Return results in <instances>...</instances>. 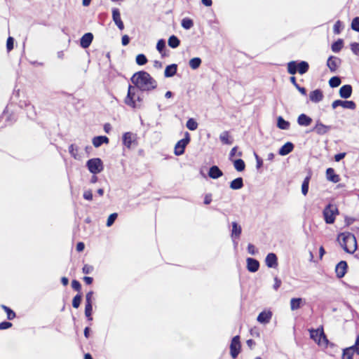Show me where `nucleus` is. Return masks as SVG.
Instances as JSON below:
<instances>
[{
	"mask_svg": "<svg viewBox=\"0 0 359 359\" xmlns=\"http://www.w3.org/2000/svg\"><path fill=\"white\" fill-rule=\"evenodd\" d=\"M131 81L137 90L150 91L157 87L156 81L147 72L140 71L131 77Z\"/></svg>",
	"mask_w": 359,
	"mask_h": 359,
	"instance_id": "f257e3e1",
	"label": "nucleus"
},
{
	"mask_svg": "<svg viewBox=\"0 0 359 359\" xmlns=\"http://www.w3.org/2000/svg\"><path fill=\"white\" fill-rule=\"evenodd\" d=\"M339 243L345 252L353 254L357 249V241L354 234L343 233L339 236Z\"/></svg>",
	"mask_w": 359,
	"mask_h": 359,
	"instance_id": "f03ea898",
	"label": "nucleus"
},
{
	"mask_svg": "<svg viewBox=\"0 0 359 359\" xmlns=\"http://www.w3.org/2000/svg\"><path fill=\"white\" fill-rule=\"evenodd\" d=\"M138 91L140 90H137L135 87L131 85L129 86L127 96L125 99L126 104L133 109L141 108L143 98L140 95L137 94Z\"/></svg>",
	"mask_w": 359,
	"mask_h": 359,
	"instance_id": "7ed1b4c3",
	"label": "nucleus"
},
{
	"mask_svg": "<svg viewBox=\"0 0 359 359\" xmlns=\"http://www.w3.org/2000/svg\"><path fill=\"white\" fill-rule=\"evenodd\" d=\"M323 215L325 223L331 224L334 222L336 215H339V210L334 205L330 203L324 208Z\"/></svg>",
	"mask_w": 359,
	"mask_h": 359,
	"instance_id": "20e7f679",
	"label": "nucleus"
},
{
	"mask_svg": "<svg viewBox=\"0 0 359 359\" xmlns=\"http://www.w3.org/2000/svg\"><path fill=\"white\" fill-rule=\"evenodd\" d=\"M86 167L93 175L101 172L104 169L102 161L100 158H93L87 161Z\"/></svg>",
	"mask_w": 359,
	"mask_h": 359,
	"instance_id": "39448f33",
	"label": "nucleus"
},
{
	"mask_svg": "<svg viewBox=\"0 0 359 359\" xmlns=\"http://www.w3.org/2000/svg\"><path fill=\"white\" fill-rule=\"evenodd\" d=\"M190 142V135L188 132L184 134V137L179 140L175 146V154L176 156H181L184 153V150L187 144Z\"/></svg>",
	"mask_w": 359,
	"mask_h": 359,
	"instance_id": "423d86ee",
	"label": "nucleus"
},
{
	"mask_svg": "<svg viewBox=\"0 0 359 359\" xmlns=\"http://www.w3.org/2000/svg\"><path fill=\"white\" fill-rule=\"evenodd\" d=\"M310 337L313 339L318 344H321V341H323L326 344L328 343V340L323 332V329L321 327L318 329H311L309 330Z\"/></svg>",
	"mask_w": 359,
	"mask_h": 359,
	"instance_id": "0eeeda50",
	"label": "nucleus"
},
{
	"mask_svg": "<svg viewBox=\"0 0 359 359\" xmlns=\"http://www.w3.org/2000/svg\"><path fill=\"white\" fill-rule=\"evenodd\" d=\"M241 348L240 337L236 335L232 338L230 344V354L233 359L236 358L238 355Z\"/></svg>",
	"mask_w": 359,
	"mask_h": 359,
	"instance_id": "6e6552de",
	"label": "nucleus"
},
{
	"mask_svg": "<svg viewBox=\"0 0 359 359\" xmlns=\"http://www.w3.org/2000/svg\"><path fill=\"white\" fill-rule=\"evenodd\" d=\"M339 106H341L345 109H350L353 110L356 108L355 103L352 100H337L332 103V107L333 109H336Z\"/></svg>",
	"mask_w": 359,
	"mask_h": 359,
	"instance_id": "1a4fd4ad",
	"label": "nucleus"
},
{
	"mask_svg": "<svg viewBox=\"0 0 359 359\" xmlns=\"http://www.w3.org/2000/svg\"><path fill=\"white\" fill-rule=\"evenodd\" d=\"M20 107L22 108L25 107L26 113H27V116L29 118H30V119L35 118V117L36 116L35 108L32 104H31L30 102H27V101H23V102L20 101Z\"/></svg>",
	"mask_w": 359,
	"mask_h": 359,
	"instance_id": "9d476101",
	"label": "nucleus"
},
{
	"mask_svg": "<svg viewBox=\"0 0 359 359\" xmlns=\"http://www.w3.org/2000/svg\"><path fill=\"white\" fill-rule=\"evenodd\" d=\"M341 63V60L336 56L331 55L327 61V66L331 72H335Z\"/></svg>",
	"mask_w": 359,
	"mask_h": 359,
	"instance_id": "9b49d317",
	"label": "nucleus"
},
{
	"mask_svg": "<svg viewBox=\"0 0 359 359\" xmlns=\"http://www.w3.org/2000/svg\"><path fill=\"white\" fill-rule=\"evenodd\" d=\"M331 128V126H326L318 120L316 121V126L313 128V131L319 135H323L327 134L330 130Z\"/></svg>",
	"mask_w": 359,
	"mask_h": 359,
	"instance_id": "f8f14e48",
	"label": "nucleus"
},
{
	"mask_svg": "<svg viewBox=\"0 0 359 359\" xmlns=\"http://www.w3.org/2000/svg\"><path fill=\"white\" fill-rule=\"evenodd\" d=\"M111 12L113 21L120 30H123L124 29V24L121 18L119 9L117 8H112Z\"/></svg>",
	"mask_w": 359,
	"mask_h": 359,
	"instance_id": "ddd939ff",
	"label": "nucleus"
},
{
	"mask_svg": "<svg viewBox=\"0 0 359 359\" xmlns=\"http://www.w3.org/2000/svg\"><path fill=\"white\" fill-rule=\"evenodd\" d=\"M347 268L348 265L346 261L339 262L335 267L337 276L339 278H343L346 273Z\"/></svg>",
	"mask_w": 359,
	"mask_h": 359,
	"instance_id": "4468645a",
	"label": "nucleus"
},
{
	"mask_svg": "<svg viewBox=\"0 0 359 359\" xmlns=\"http://www.w3.org/2000/svg\"><path fill=\"white\" fill-rule=\"evenodd\" d=\"M272 315L271 311H263L258 315L257 320L259 323L266 325L270 322Z\"/></svg>",
	"mask_w": 359,
	"mask_h": 359,
	"instance_id": "2eb2a0df",
	"label": "nucleus"
},
{
	"mask_svg": "<svg viewBox=\"0 0 359 359\" xmlns=\"http://www.w3.org/2000/svg\"><path fill=\"white\" fill-rule=\"evenodd\" d=\"M93 40V34L91 32L84 34L80 39V46L83 48H87L90 46Z\"/></svg>",
	"mask_w": 359,
	"mask_h": 359,
	"instance_id": "dca6fc26",
	"label": "nucleus"
},
{
	"mask_svg": "<svg viewBox=\"0 0 359 359\" xmlns=\"http://www.w3.org/2000/svg\"><path fill=\"white\" fill-rule=\"evenodd\" d=\"M266 265L269 268H276L278 266V258L275 253H269L265 259Z\"/></svg>",
	"mask_w": 359,
	"mask_h": 359,
	"instance_id": "f3484780",
	"label": "nucleus"
},
{
	"mask_svg": "<svg viewBox=\"0 0 359 359\" xmlns=\"http://www.w3.org/2000/svg\"><path fill=\"white\" fill-rule=\"evenodd\" d=\"M247 262V269L250 272L255 273L259 270V262L251 257H248L246 259Z\"/></svg>",
	"mask_w": 359,
	"mask_h": 359,
	"instance_id": "a211bd4d",
	"label": "nucleus"
},
{
	"mask_svg": "<svg viewBox=\"0 0 359 359\" xmlns=\"http://www.w3.org/2000/svg\"><path fill=\"white\" fill-rule=\"evenodd\" d=\"M352 86L349 84L342 86L339 89V95L341 98L348 99L351 96Z\"/></svg>",
	"mask_w": 359,
	"mask_h": 359,
	"instance_id": "6ab92c4d",
	"label": "nucleus"
},
{
	"mask_svg": "<svg viewBox=\"0 0 359 359\" xmlns=\"http://www.w3.org/2000/svg\"><path fill=\"white\" fill-rule=\"evenodd\" d=\"M135 135L130 132H126L123 135L122 140L123 144L127 148L130 149L132 146V143L135 140Z\"/></svg>",
	"mask_w": 359,
	"mask_h": 359,
	"instance_id": "aec40b11",
	"label": "nucleus"
},
{
	"mask_svg": "<svg viewBox=\"0 0 359 359\" xmlns=\"http://www.w3.org/2000/svg\"><path fill=\"white\" fill-rule=\"evenodd\" d=\"M223 175L222 171L217 165H212L208 171V176L214 180L218 179Z\"/></svg>",
	"mask_w": 359,
	"mask_h": 359,
	"instance_id": "412c9836",
	"label": "nucleus"
},
{
	"mask_svg": "<svg viewBox=\"0 0 359 359\" xmlns=\"http://www.w3.org/2000/svg\"><path fill=\"white\" fill-rule=\"evenodd\" d=\"M309 98L311 102L318 103L323 98V92L320 89L314 90L310 93Z\"/></svg>",
	"mask_w": 359,
	"mask_h": 359,
	"instance_id": "4be33fe9",
	"label": "nucleus"
},
{
	"mask_svg": "<svg viewBox=\"0 0 359 359\" xmlns=\"http://www.w3.org/2000/svg\"><path fill=\"white\" fill-rule=\"evenodd\" d=\"M293 149L294 144L290 142H287L279 149L278 154L280 156H286L292 152Z\"/></svg>",
	"mask_w": 359,
	"mask_h": 359,
	"instance_id": "5701e85b",
	"label": "nucleus"
},
{
	"mask_svg": "<svg viewBox=\"0 0 359 359\" xmlns=\"http://www.w3.org/2000/svg\"><path fill=\"white\" fill-rule=\"evenodd\" d=\"M232 229H231V236L233 239L239 238L241 232H242V228L241 226L236 222H233L231 223Z\"/></svg>",
	"mask_w": 359,
	"mask_h": 359,
	"instance_id": "b1692460",
	"label": "nucleus"
},
{
	"mask_svg": "<svg viewBox=\"0 0 359 359\" xmlns=\"http://www.w3.org/2000/svg\"><path fill=\"white\" fill-rule=\"evenodd\" d=\"M312 123V118L305 114H301L297 118V123L301 126H309Z\"/></svg>",
	"mask_w": 359,
	"mask_h": 359,
	"instance_id": "393cba45",
	"label": "nucleus"
},
{
	"mask_svg": "<svg viewBox=\"0 0 359 359\" xmlns=\"http://www.w3.org/2000/svg\"><path fill=\"white\" fill-rule=\"evenodd\" d=\"M326 177L327 180L337 183L339 182L340 177L338 175L335 174L334 170L332 168H329L326 170Z\"/></svg>",
	"mask_w": 359,
	"mask_h": 359,
	"instance_id": "a878e982",
	"label": "nucleus"
},
{
	"mask_svg": "<svg viewBox=\"0 0 359 359\" xmlns=\"http://www.w3.org/2000/svg\"><path fill=\"white\" fill-rule=\"evenodd\" d=\"M92 142L95 147H99L104 143L107 144L109 142V138L103 135L96 136L93 137Z\"/></svg>",
	"mask_w": 359,
	"mask_h": 359,
	"instance_id": "bb28decb",
	"label": "nucleus"
},
{
	"mask_svg": "<svg viewBox=\"0 0 359 359\" xmlns=\"http://www.w3.org/2000/svg\"><path fill=\"white\" fill-rule=\"evenodd\" d=\"M177 65L176 64H172L168 65L164 72V76L165 77H172L177 73Z\"/></svg>",
	"mask_w": 359,
	"mask_h": 359,
	"instance_id": "cd10ccee",
	"label": "nucleus"
},
{
	"mask_svg": "<svg viewBox=\"0 0 359 359\" xmlns=\"http://www.w3.org/2000/svg\"><path fill=\"white\" fill-rule=\"evenodd\" d=\"M243 186V179L242 177H237L230 182V188L233 190L241 189Z\"/></svg>",
	"mask_w": 359,
	"mask_h": 359,
	"instance_id": "c85d7f7f",
	"label": "nucleus"
},
{
	"mask_svg": "<svg viewBox=\"0 0 359 359\" xmlns=\"http://www.w3.org/2000/svg\"><path fill=\"white\" fill-rule=\"evenodd\" d=\"M297 72L300 74L306 73L309 69V65L306 61H300L297 62Z\"/></svg>",
	"mask_w": 359,
	"mask_h": 359,
	"instance_id": "c756f323",
	"label": "nucleus"
},
{
	"mask_svg": "<svg viewBox=\"0 0 359 359\" xmlns=\"http://www.w3.org/2000/svg\"><path fill=\"white\" fill-rule=\"evenodd\" d=\"M290 123L289 121H285L282 116H278L277 118V126L281 130H288Z\"/></svg>",
	"mask_w": 359,
	"mask_h": 359,
	"instance_id": "7c9ffc66",
	"label": "nucleus"
},
{
	"mask_svg": "<svg viewBox=\"0 0 359 359\" xmlns=\"http://www.w3.org/2000/svg\"><path fill=\"white\" fill-rule=\"evenodd\" d=\"M311 180V175H307L302 184V193L304 196H306L309 192V182Z\"/></svg>",
	"mask_w": 359,
	"mask_h": 359,
	"instance_id": "2f4dec72",
	"label": "nucleus"
},
{
	"mask_svg": "<svg viewBox=\"0 0 359 359\" xmlns=\"http://www.w3.org/2000/svg\"><path fill=\"white\" fill-rule=\"evenodd\" d=\"M168 46L172 48H177L180 44V40L175 35L169 37L168 41Z\"/></svg>",
	"mask_w": 359,
	"mask_h": 359,
	"instance_id": "473e14b6",
	"label": "nucleus"
},
{
	"mask_svg": "<svg viewBox=\"0 0 359 359\" xmlns=\"http://www.w3.org/2000/svg\"><path fill=\"white\" fill-rule=\"evenodd\" d=\"M233 166H234V168L238 171V172H242L245 170V163L244 162V161L241 158H238V159H236V160H234L233 161Z\"/></svg>",
	"mask_w": 359,
	"mask_h": 359,
	"instance_id": "72a5a7b5",
	"label": "nucleus"
},
{
	"mask_svg": "<svg viewBox=\"0 0 359 359\" xmlns=\"http://www.w3.org/2000/svg\"><path fill=\"white\" fill-rule=\"evenodd\" d=\"M302 304V298H292L290 300V308L292 311L299 309Z\"/></svg>",
	"mask_w": 359,
	"mask_h": 359,
	"instance_id": "f704fd0d",
	"label": "nucleus"
},
{
	"mask_svg": "<svg viewBox=\"0 0 359 359\" xmlns=\"http://www.w3.org/2000/svg\"><path fill=\"white\" fill-rule=\"evenodd\" d=\"M69 152L70 154V155L75 159H79L80 158V156L79 155V147L74 144H72L69 147Z\"/></svg>",
	"mask_w": 359,
	"mask_h": 359,
	"instance_id": "c9c22d12",
	"label": "nucleus"
},
{
	"mask_svg": "<svg viewBox=\"0 0 359 359\" xmlns=\"http://www.w3.org/2000/svg\"><path fill=\"white\" fill-rule=\"evenodd\" d=\"M297 62L290 61L287 63V72L290 74L294 75L297 73Z\"/></svg>",
	"mask_w": 359,
	"mask_h": 359,
	"instance_id": "e433bc0d",
	"label": "nucleus"
},
{
	"mask_svg": "<svg viewBox=\"0 0 359 359\" xmlns=\"http://www.w3.org/2000/svg\"><path fill=\"white\" fill-rule=\"evenodd\" d=\"M202 60L200 57H194L189 60V66L193 69H198L201 65Z\"/></svg>",
	"mask_w": 359,
	"mask_h": 359,
	"instance_id": "4c0bfd02",
	"label": "nucleus"
},
{
	"mask_svg": "<svg viewBox=\"0 0 359 359\" xmlns=\"http://www.w3.org/2000/svg\"><path fill=\"white\" fill-rule=\"evenodd\" d=\"M219 139L223 144L229 145L232 144V140H230L229 132L227 131H224L221 133L219 135Z\"/></svg>",
	"mask_w": 359,
	"mask_h": 359,
	"instance_id": "58836bf2",
	"label": "nucleus"
},
{
	"mask_svg": "<svg viewBox=\"0 0 359 359\" xmlns=\"http://www.w3.org/2000/svg\"><path fill=\"white\" fill-rule=\"evenodd\" d=\"M342 48H343V40L340 39H338L337 41L334 42L331 46L332 50L334 53L339 52Z\"/></svg>",
	"mask_w": 359,
	"mask_h": 359,
	"instance_id": "ea45409f",
	"label": "nucleus"
},
{
	"mask_svg": "<svg viewBox=\"0 0 359 359\" xmlns=\"http://www.w3.org/2000/svg\"><path fill=\"white\" fill-rule=\"evenodd\" d=\"M291 83L295 86V88L299 90V92L303 95H306V90L304 87H301L296 81V78L294 76H291L290 79Z\"/></svg>",
	"mask_w": 359,
	"mask_h": 359,
	"instance_id": "a19ab883",
	"label": "nucleus"
},
{
	"mask_svg": "<svg viewBox=\"0 0 359 359\" xmlns=\"http://www.w3.org/2000/svg\"><path fill=\"white\" fill-rule=\"evenodd\" d=\"M1 307L5 311L7 314V318L8 320H13L15 318V313L9 307L2 304Z\"/></svg>",
	"mask_w": 359,
	"mask_h": 359,
	"instance_id": "79ce46f5",
	"label": "nucleus"
},
{
	"mask_svg": "<svg viewBox=\"0 0 359 359\" xmlns=\"http://www.w3.org/2000/svg\"><path fill=\"white\" fill-rule=\"evenodd\" d=\"M182 27L185 29H189L194 26V22L191 19L183 18L181 22Z\"/></svg>",
	"mask_w": 359,
	"mask_h": 359,
	"instance_id": "37998d69",
	"label": "nucleus"
},
{
	"mask_svg": "<svg viewBox=\"0 0 359 359\" xmlns=\"http://www.w3.org/2000/svg\"><path fill=\"white\" fill-rule=\"evenodd\" d=\"M165 48V41L164 39H159L156 44V49L162 55V56H164L163 51H164Z\"/></svg>",
	"mask_w": 359,
	"mask_h": 359,
	"instance_id": "c03bdc74",
	"label": "nucleus"
},
{
	"mask_svg": "<svg viewBox=\"0 0 359 359\" xmlns=\"http://www.w3.org/2000/svg\"><path fill=\"white\" fill-rule=\"evenodd\" d=\"M341 79L339 76H333L329 81V85L332 88H337L341 84Z\"/></svg>",
	"mask_w": 359,
	"mask_h": 359,
	"instance_id": "a18cd8bd",
	"label": "nucleus"
},
{
	"mask_svg": "<svg viewBox=\"0 0 359 359\" xmlns=\"http://www.w3.org/2000/svg\"><path fill=\"white\" fill-rule=\"evenodd\" d=\"M186 126L190 130H195L198 128V123L194 118H189L187 121Z\"/></svg>",
	"mask_w": 359,
	"mask_h": 359,
	"instance_id": "49530a36",
	"label": "nucleus"
},
{
	"mask_svg": "<svg viewBox=\"0 0 359 359\" xmlns=\"http://www.w3.org/2000/svg\"><path fill=\"white\" fill-rule=\"evenodd\" d=\"M136 63L138 65H144L145 64H147V57L145 56V55L141 53V54H138L137 56H136Z\"/></svg>",
	"mask_w": 359,
	"mask_h": 359,
	"instance_id": "de8ad7c7",
	"label": "nucleus"
},
{
	"mask_svg": "<svg viewBox=\"0 0 359 359\" xmlns=\"http://www.w3.org/2000/svg\"><path fill=\"white\" fill-rule=\"evenodd\" d=\"M82 300V296L81 294H77L72 299V306L75 309L79 307Z\"/></svg>",
	"mask_w": 359,
	"mask_h": 359,
	"instance_id": "09e8293b",
	"label": "nucleus"
},
{
	"mask_svg": "<svg viewBox=\"0 0 359 359\" xmlns=\"http://www.w3.org/2000/svg\"><path fill=\"white\" fill-rule=\"evenodd\" d=\"M117 217H118L117 213L114 212V213L111 214L107 218V223H106L107 226L109 227V226H112L113 224L114 223V222L116 221V219H117Z\"/></svg>",
	"mask_w": 359,
	"mask_h": 359,
	"instance_id": "8fccbe9b",
	"label": "nucleus"
},
{
	"mask_svg": "<svg viewBox=\"0 0 359 359\" xmlns=\"http://www.w3.org/2000/svg\"><path fill=\"white\" fill-rule=\"evenodd\" d=\"M353 353L351 348H346L343 350L341 359H353Z\"/></svg>",
	"mask_w": 359,
	"mask_h": 359,
	"instance_id": "3c124183",
	"label": "nucleus"
},
{
	"mask_svg": "<svg viewBox=\"0 0 359 359\" xmlns=\"http://www.w3.org/2000/svg\"><path fill=\"white\" fill-rule=\"evenodd\" d=\"M93 305H85V315L88 320H92Z\"/></svg>",
	"mask_w": 359,
	"mask_h": 359,
	"instance_id": "603ef678",
	"label": "nucleus"
},
{
	"mask_svg": "<svg viewBox=\"0 0 359 359\" xmlns=\"http://www.w3.org/2000/svg\"><path fill=\"white\" fill-rule=\"evenodd\" d=\"M351 27L353 30L359 32V17L353 19Z\"/></svg>",
	"mask_w": 359,
	"mask_h": 359,
	"instance_id": "864d4df0",
	"label": "nucleus"
},
{
	"mask_svg": "<svg viewBox=\"0 0 359 359\" xmlns=\"http://www.w3.org/2000/svg\"><path fill=\"white\" fill-rule=\"evenodd\" d=\"M348 348H351V351L355 352L358 355H359V334L357 336L355 344L348 347Z\"/></svg>",
	"mask_w": 359,
	"mask_h": 359,
	"instance_id": "5fc2aeb1",
	"label": "nucleus"
},
{
	"mask_svg": "<svg viewBox=\"0 0 359 359\" xmlns=\"http://www.w3.org/2000/svg\"><path fill=\"white\" fill-rule=\"evenodd\" d=\"M94 292L93 291H89L86 294V305H93V296Z\"/></svg>",
	"mask_w": 359,
	"mask_h": 359,
	"instance_id": "6e6d98bb",
	"label": "nucleus"
},
{
	"mask_svg": "<svg viewBox=\"0 0 359 359\" xmlns=\"http://www.w3.org/2000/svg\"><path fill=\"white\" fill-rule=\"evenodd\" d=\"M351 49L355 55H359V43H358V42L351 43Z\"/></svg>",
	"mask_w": 359,
	"mask_h": 359,
	"instance_id": "4d7b16f0",
	"label": "nucleus"
},
{
	"mask_svg": "<svg viewBox=\"0 0 359 359\" xmlns=\"http://www.w3.org/2000/svg\"><path fill=\"white\" fill-rule=\"evenodd\" d=\"M14 45V39L11 36H9L7 39L6 41V48L8 51H11L13 48Z\"/></svg>",
	"mask_w": 359,
	"mask_h": 359,
	"instance_id": "13d9d810",
	"label": "nucleus"
},
{
	"mask_svg": "<svg viewBox=\"0 0 359 359\" xmlns=\"http://www.w3.org/2000/svg\"><path fill=\"white\" fill-rule=\"evenodd\" d=\"M93 266L89 264H85L82 269V271L85 274H90L93 271Z\"/></svg>",
	"mask_w": 359,
	"mask_h": 359,
	"instance_id": "bf43d9fd",
	"label": "nucleus"
},
{
	"mask_svg": "<svg viewBox=\"0 0 359 359\" xmlns=\"http://www.w3.org/2000/svg\"><path fill=\"white\" fill-rule=\"evenodd\" d=\"M341 22L340 20H337L334 25V34H339L341 32Z\"/></svg>",
	"mask_w": 359,
	"mask_h": 359,
	"instance_id": "052dcab7",
	"label": "nucleus"
},
{
	"mask_svg": "<svg viewBox=\"0 0 359 359\" xmlns=\"http://www.w3.org/2000/svg\"><path fill=\"white\" fill-rule=\"evenodd\" d=\"M72 287L74 290L78 291V292H79L81 289V283H79V281H78L76 280H72Z\"/></svg>",
	"mask_w": 359,
	"mask_h": 359,
	"instance_id": "680f3d73",
	"label": "nucleus"
},
{
	"mask_svg": "<svg viewBox=\"0 0 359 359\" xmlns=\"http://www.w3.org/2000/svg\"><path fill=\"white\" fill-rule=\"evenodd\" d=\"M83 197L84 199L87 201H92L93 200V193L90 190H86L84 191L83 194Z\"/></svg>",
	"mask_w": 359,
	"mask_h": 359,
	"instance_id": "e2e57ef3",
	"label": "nucleus"
},
{
	"mask_svg": "<svg viewBox=\"0 0 359 359\" xmlns=\"http://www.w3.org/2000/svg\"><path fill=\"white\" fill-rule=\"evenodd\" d=\"M248 252L252 255H255L257 252L255 246L251 243H249L248 245Z\"/></svg>",
	"mask_w": 359,
	"mask_h": 359,
	"instance_id": "0e129e2a",
	"label": "nucleus"
},
{
	"mask_svg": "<svg viewBox=\"0 0 359 359\" xmlns=\"http://www.w3.org/2000/svg\"><path fill=\"white\" fill-rule=\"evenodd\" d=\"M254 155L257 161L256 167L257 169H259L263 165V161L255 152L254 153Z\"/></svg>",
	"mask_w": 359,
	"mask_h": 359,
	"instance_id": "69168bd1",
	"label": "nucleus"
},
{
	"mask_svg": "<svg viewBox=\"0 0 359 359\" xmlns=\"http://www.w3.org/2000/svg\"><path fill=\"white\" fill-rule=\"evenodd\" d=\"M12 326V323L8 321H4L0 323V330H6L10 328Z\"/></svg>",
	"mask_w": 359,
	"mask_h": 359,
	"instance_id": "338daca9",
	"label": "nucleus"
},
{
	"mask_svg": "<svg viewBox=\"0 0 359 359\" xmlns=\"http://www.w3.org/2000/svg\"><path fill=\"white\" fill-rule=\"evenodd\" d=\"M274 282L275 283L273 287L275 290H278V289L280 287L282 282L278 277L274 278Z\"/></svg>",
	"mask_w": 359,
	"mask_h": 359,
	"instance_id": "774afa93",
	"label": "nucleus"
}]
</instances>
